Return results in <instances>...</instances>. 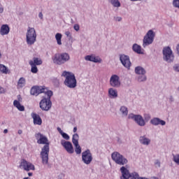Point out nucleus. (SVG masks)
Listing matches in <instances>:
<instances>
[{"label": "nucleus", "mask_w": 179, "mask_h": 179, "mask_svg": "<svg viewBox=\"0 0 179 179\" xmlns=\"http://www.w3.org/2000/svg\"><path fill=\"white\" fill-rule=\"evenodd\" d=\"M47 98H43L39 105L41 110L44 111H48L51 106H52V103L51 102V97L52 96V91H47L46 92Z\"/></svg>", "instance_id": "obj_3"}, {"label": "nucleus", "mask_w": 179, "mask_h": 179, "mask_svg": "<svg viewBox=\"0 0 179 179\" xmlns=\"http://www.w3.org/2000/svg\"><path fill=\"white\" fill-rule=\"evenodd\" d=\"M0 72H1V73H5L6 75H7V73H9V69H8V67H6L5 65L3 64H0Z\"/></svg>", "instance_id": "obj_27"}, {"label": "nucleus", "mask_w": 179, "mask_h": 179, "mask_svg": "<svg viewBox=\"0 0 179 179\" xmlns=\"http://www.w3.org/2000/svg\"><path fill=\"white\" fill-rule=\"evenodd\" d=\"M140 142L143 145H149V143H150V139H149L145 136H141V137H140Z\"/></svg>", "instance_id": "obj_26"}, {"label": "nucleus", "mask_w": 179, "mask_h": 179, "mask_svg": "<svg viewBox=\"0 0 179 179\" xmlns=\"http://www.w3.org/2000/svg\"><path fill=\"white\" fill-rule=\"evenodd\" d=\"M37 34L34 28L29 27L27 32V43L29 45H33L36 43Z\"/></svg>", "instance_id": "obj_6"}, {"label": "nucleus", "mask_w": 179, "mask_h": 179, "mask_svg": "<svg viewBox=\"0 0 179 179\" xmlns=\"http://www.w3.org/2000/svg\"><path fill=\"white\" fill-rule=\"evenodd\" d=\"M174 70L176 71V72H179V66H176Z\"/></svg>", "instance_id": "obj_43"}, {"label": "nucleus", "mask_w": 179, "mask_h": 179, "mask_svg": "<svg viewBox=\"0 0 179 179\" xmlns=\"http://www.w3.org/2000/svg\"><path fill=\"white\" fill-rule=\"evenodd\" d=\"M29 64V65L37 66V65H41V64H43V61L38 57H34L33 60H30Z\"/></svg>", "instance_id": "obj_21"}, {"label": "nucleus", "mask_w": 179, "mask_h": 179, "mask_svg": "<svg viewBox=\"0 0 179 179\" xmlns=\"http://www.w3.org/2000/svg\"><path fill=\"white\" fill-rule=\"evenodd\" d=\"M31 117L34 120V125H41V124H43V120H41V117H40V115L38 114L31 113Z\"/></svg>", "instance_id": "obj_17"}, {"label": "nucleus", "mask_w": 179, "mask_h": 179, "mask_svg": "<svg viewBox=\"0 0 179 179\" xmlns=\"http://www.w3.org/2000/svg\"><path fill=\"white\" fill-rule=\"evenodd\" d=\"M138 80L139 82H145V80H146V76H145V74H141V76H138Z\"/></svg>", "instance_id": "obj_35"}, {"label": "nucleus", "mask_w": 179, "mask_h": 179, "mask_svg": "<svg viewBox=\"0 0 179 179\" xmlns=\"http://www.w3.org/2000/svg\"><path fill=\"white\" fill-rule=\"evenodd\" d=\"M62 76L65 78L64 84L69 89H75L77 85L75 74L69 71H63Z\"/></svg>", "instance_id": "obj_2"}, {"label": "nucleus", "mask_w": 179, "mask_h": 179, "mask_svg": "<svg viewBox=\"0 0 179 179\" xmlns=\"http://www.w3.org/2000/svg\"><path fill=\"white\" fill-rule=\"evenodd\" d=\"M162 52L164 61H166V62H173L174 61V55H173V50L170 47L164 48Z\"/></svg>", "instance_id": "obj_8"}, {"label": "nucleus", "mask_w": 179, "mask_h": 179, "mask_svg": "<svg viewBox=\"0 0 179 179\" xmlns=\"http://www.w3.org/2000/svg\"><path fill=\"white\" fill-rule=\"evenodd\" d=\"M13 106H14V107L17 108V110H19V111H24V106L23 105L20 104V102L19 101L15 100L13 101Z\"/></svg>", "instance_id": "obj_23"}, {"label": "nucleus", "mask_w": 179, "mask_h": 179, "mask_svg": "<svg viewBox=\"0 0 179 179\" xmlns=\"http://www.w3.org/2000/svg\"><path fill=\"white\" fill-rule=\"evenodd\" d=\"M156 164H157V166H158L159 167H160V162H157Z\"/></svg>", "instance_id": "obj_53"}, {"label": "nucleus", "mask_w": 179, "mask_h": 179, "mask_svg": "<svg viewBox=\"0 0 179 179\" xmlns=\"http://www.w3.org/2000/svg\"><path fill=\"white\" fill-rule=\"evenodd\" d=\"M120 59L122 65L125 68H127V69H129V68H131V61L129 60V57H128L125 55H122L120 57Z\"/></svg>", "instance_id": "obj_16"}, {"label": "nucleus", "mask_w": 179, "mask_h": 179, "mask_svg": "<svg viewBox=\"0 0 179 179\" xmlns=\"http://www.w3.org/2000/svg\"><path fill=\"white\" fill-rule=\"evenodd\" d=\"M57 131H58V132H59V134H61V135L62 134H64V131H62V129H61V128H59V127H57Z\"/></svg>", "instance_id": "obj_42"}, {"label": "nucleus", "mask_w": 179, "mask_h": 179, "mask_svg": "<svg viewBox=\"0 0 179 179\" xmlns=\"http://www.w3.org/2000/svg\"><path fill=\"white\" fill-rule=\"evenodd\" d=\"M76 131H78V127H75L73 128V131L74 133H76Z\"/></svg>", "instance_id": "obj_48"}, {"label": "nucleus", "mask_w": 179, "mask_h": 179, "mask_svg": "<svg viewBox=\"0 0 179 179\" xmlns=\"http://www.w3.org/2000/svg\"><path fill=\"white\" fill-rule=\"evenodd\" d=\"M110 3H112L115 7L120 8L121 6V3L118 0H110Z\"/></svg>", "instance_id": "obj_32"}, {"label": "nucleus", "mask_w": 179, "mask_h": 179, "mask_svg": "<svg viewBox=\"0 0 179 179\" xmlns=\"http://www.w3.org/2000/svg\"><path fill=\"white\" fill-rule=\"evenodd\" d=\"M70 58L68 53H57L52 57V61L57 65H62V64L67 62Z\"/></svg>", "instance_id": "obj_4"}, {"label": "nucleus", "mask_w": 179, "mask_h": 179, "mask_svg": "<svg viewBox=\"0 0 179 179\" xmlns=\"http://www.w3.org/2000/svg\"><path fill=\"white\" fill-rule=\"evenodd\" d=\"M73 28H74V30H76V31H79V25L75 24Z\"/></svg>", "instance_id": "obj_41"}, {"label": "nucleus", "mask_w": 179, "mask_h": 179, "mask_svg": "<svg viewBox=\"0 0 179 179\" xmlns=\"http://www.w3.org/2000/svg\"><path fill=\"white\" fill-rule=\"evenodd\" d=\"M53 82H55V83H59V80H57V78H54Z\"/></svg>", "instance_id": "obj_44"}, {"label": "nucleus", "mask_w": 179, "mask_h": 179, "mask_svg": "<svg viewBox=\"0 0 179 179\" xmlns=\"http://www.w3.org/2000/svg\"><path fill=\"white\" fill-rule=\"evenodd\" d=\"M120 111L123 115H128V108L125 106H122L120 108Z\"/></svg>", "instance_id": "obj_33"}, {"label": "nucleus", "mask_w": 179, "mask_h": 179, "mask_svg": "<svg viewBox=\"0 0 179 179\" xmlns=\"http://www.w3.org/2000/svg\"><path fill=\"white\" fill-rule=\"evenodd\" d=\"M152 179H159L157 177H152Z\"/></svg>", "instance_id": "obj_55"}, {"label": "nucleus", "mask_w": 179, "mask_h": 179, "mask_svg": "<svg viewBox=\"0 0 179 179\" xmlns=\"http://www.w3.org/2000/svg\"><path fill=\"white\" fill-rule=\"evenodd\" d=\"M75 146V152L77 155H80L82 153V148L79 144H74Z\"/></svg>", "instance_id": "obj_31"}, {"label": "nucleus", "mask_w": 179, "mask_h": 179, "mask_svg": "<svg viewBox=\"0 0 179 179\" xmlns=\"http://www.w3.org/2000/svg\"><path fill=\"white\" fill-rule=\"evenodd\" d=\"M9 31H10V28H9L8 24H3L1 27V36H6L9 34Z\"/></svg>", "instance_id": "obj_19"}, {"label": "nucleus", "mask_w": 179, "mask_h": 179, "mask_svg": "<svg viewBox=\"0 0 179 179\" xmlns=\"http://www.w3.org/2000/svg\"><path fill=\"white\" fill-rule=\"evenodd\" d=\"M155 32L152 30H149L143 38V47H146V45H150L153 43L155 40Z\"/></svg>", "instance_id": "obj_9"}, {"label": "nucleus", "mask_w": 179, "mask_h": 179, "mask_svg": "<svg viewBox=\"0 0 179 179\" xmlns=\"http://www.w3.org/2000/svg\"><path fill=\"white\" fill-rule=\"evenodd\" d=\"M132 2H136L137 1H141V0H131Z\"/></svg>", "instance_id": "obj_54"}, {"label": "nucleus", "mask_w": 179, "mask_h": 179, "mask_svg": "<svg viewBox=\"0 0 179 179\" xmlns=\"http://www.w3.org/2000/svg\"><path fill=\"white\" fill-rule=\"evenodd\" d=\"M135 72L136 73H137V75H145L146 73V71H145V69L141 66L136 67Z\"/></svg>", "instance_id": "obj_25"}, {"label": "nucleus", "mask_w": 179, "mask_h": 179, "mask_svg": "<svg viewBox=\"0 0 179 179\" xmlns=\"http://www.w3.org/2000/svg\"><path fill=\"white\" fill-rule=\"evenodd\" d=\"M6 90L3 87L0 86V94H3V93H6Z\"/></svg>", "instance_id": "obj_40"}, {"label": "nucleus", "mask_w": 179, "mask_h": 179, "mask_svg": "<svg viewBox=\"0 0 179 179\" xmlns=\"http://www.w3.org/2000/svg\"><path fill=\"white\" fill-rule=\"evenodd\" d=\"M3 12V8L0 6V13H2Z\"/></svg>", "instance_id": "obj_49"}, {"label": "nucleus", "mask_w": 179, "mask_h": 179, "mask_svg": "<svg viewBox=\"0 0 179 179\" xmlns=\"http://www.w3.org/2000/svg\"><path fill=\"white\" fill-rule=\"evenodd\" d=\"M108 94L111 99H115L118 97V92L114 88H110L108 90Z\"/></svg>", "instance_id": "obj_22"}, {"label": "nucleus", "mask_w": 179, "mask_h": 179, "mask_svg": "<svg viewBox=\"0 0 179 179\" xmlns=\"http://www.w3.org/2000/svg\"><path fill=\"white\" fill-rule=\"evenodd\" d=\"M61 145L64 148V149L66 150L67 153H70V155H72L73 153V145H72V143L69 141H66L65 140L61 141Z\"/></svg>", "instance_id": "obj_14"}, {"label": "nucleus", "mask_w": 179, "mask_h": 179, "mask_svg": "<svg viewBox=\"0 0 179 179\" xmlns=\"http://www.w3.org/2000/svg\"><path fill=\"white\" fill-rule=\"evenodd\" d=\"M133 50L134 51V52H137V54H142V50H141V46L136 43H135L133 45Z\"/></svg>", "instance_id": "obj_28"}, {"label": "nucleus", "mask_w": 179, "mask_h": 179, "mask_svg": "<svg viewBox=\"0 0 179 179\" xmlns=\"http://www.w3.org/2000/svg\"><path fill=\"white\" fill-rule=\"evenodd\" d=\"M22 133H23V131L22 130H18L19 135H22Z\"/></svg>", "instance_id": "obj_50"}, {"label": "nucleus", "mask_w": 179, "mask_h": 179, "mask_svg": "<svg viewBox=\"0 0 179 179\" xmlns=\"http://www.w3.org/2000/svg\"><path fill=\"white\" fill-rule=\"evenodd\" d=\"M0 34H1V29H0Z\"/></svg>", "instance_id": "obj_57"}, {"label": "nucleus", "mask_w": 179, "mask_h": 179, "mask_svg": "<svg viewBox=\"0 0 179 179\" xmlns=\"http://www.w3.org/2000/svg\"><path fill=\"white\" fill-rule=\"evenodd\" d=\"M173 162L179 166V154L173 155Z\"/></svg>", "instance_id": "obj_36"}, {"label": "nucleus", "mask_w": 179, "mask_h": 179, "mask_svg": "<svg viewBox=\"0 0 179 179\" xmlns=\"http://www.w3.org/2000/svg\"><path fill=\"white\" fill-rule=\"evenodd\" d=\"M82 160L85 164H90L93 161V155L90 150H87L82 153Z\"/></svg>", "instance_id": "obj_10"}, {"label": "nucleus", "mask_w": 179, "mask_h": 179, "mask_svg": "<svg viewBox=\"0 0 179 179\" xmlns=\"http://www.w3.org/2000/svg\"><path fill=\"white\" fill-rule=\"evenodd\" d=\"M55 38L57 40V43L59 45H61L62 44V42L61 41V39L62 38V34L57 33L55 35Z\"/></svg>", "instance_id": "obj_30"}, {"label": "nucleus", "mask_w": 179, "mask_h": 179, "mask_svg": "<svg viewBox=\"0 0 179 179\" xmlns=\"http://www.w3.org/2000/svg\"><path fill=\"white\" fill-rule=\"evenodd\" d=\"M46 90V91H45ZM45 87L34 86L31 87L30 93L32 96H38L41 93H47Z\"/></svg>", "instance_id": "obj_11"}, {"label": "nucleus", "mask_w": 179, "mask_h": 179, "mask_svg": "<svg viewBox=\"0 0 179 179\" xmlns=\"http://www.w3.org/2000/svg\"><path fill=\"white\" fill-rule=\"evenodd\" d=\"M20 169H23L25 171H30V170H34V165L33 164L26 161V159H22L20 164Z\"/></svg>", "instance_id": "obj_13"}, {"label": "nucleus", "mask_w": 179, "mask_h": 179, "mask_svg": "<svg viewBox=\"0 0 179 179\" xmlns=\"http://www.w3.org/2000/svg\"><path fill=\"white\" fill-rule=\"evenodd\" d=\"M110 85L113 87H119L121 85L120 77L117 75H113L110 79Z\"/></svg>", "instance_id": "obj_15"}, {"label": "nucleus", "mask_w": 179, "mask_h": 179, "mask_svg": "<svg viewBox=\"0 0 179 179\" xmlns=\"http://www.w3.org/2000/svg\"><path fill=\"white\" fill-rule=\"evenodd\" d=\"M152 125H166V122L164 120H160L159 117H155L150 121Z\"/></svg>", "instance_id": "obj_20"}, {"label": "nucleus", "mask_w": 179, "mask_h": 179, "mask_svg": "<svg viewBox=\"0 0 179 179\" xmlns=\"http://www.w3.org/2000/svg\"><path fill=\"white\" fill-rule=\"evenodd\" d=\"M38 145H45L41 152V158L42 159L43 164H48V155H50V141L45 136L38 133L35 135Z\"/></svg>", "instance_id": "obj_1"}, {"label": "nucleus", "mask_w": 179, "mask_h": 179, "mask_svg": "<svg viewBox=\"0 0 179 179\" xmlns=\"http://www.w3.org/2000/svg\"><path fill=\"white\" fill-rule=\"evenodd\" d=\"M129 118L130 120H134L138 124V125H140V127H145V124H146L145 122V120H143V117H142L140 115H134L132 113L129 115Z\"/></svg>", "instance_id": "obj_12"}, {"label": "nucleus", "mask_w": 179, "mask_h": 179, "mask_svg": "<svg viewBox=\"0 0 179 179\" xmlns=\"http://www.w3.org/2000/svg\"><path fill=\"white\" fill-rule=\"evenodd\" d=\"M120 171L122 173V177L120 179H138L139 175L137 173H129V171L125 168V166H122L120 168Z\"/></svg>", "instance_id": "obj_7"}, {"label": "nucleus", "mask_w": 179, "mask_h": 179, "mask_svg": "<svg viewBox=\"0 0 179 179\" xmlns=\"http://www.w3.org/2000/svg\"><path fill=\"white\" fill-rule=\"evenodd\" d=\"M176 50H177V52H178V54L179 55V44L177 45Z\"/></svg>", "instance_id": "obj_46"}, {"label": "nucleus", "mask_w": 179, "mask_h": 179, "mask_svg": "<svg viewBox=\"0 0 179 179\" xmlns=\"http://www.w3.org/2000/svg\"><path fill=\"white\" fill-rule=\"evenodd\" d=\"M72 142L73 145L79 144V135L78 134H75L73 135Z\"/></svg>", "instance_id": "obj_29"}, {"label": "nucleus", "mask_w": 179, "mask_h": 179, "mask_svg": "<svg viewBox=\"0 0 179 179\" xmlns=\"http://www.w3.org/2000/svg\"><path fill=\"white\" fill-rule=\"evenodd\" d=\"M173 6L175 8H179V0H173Z\"/></svg>", "instance_id": "obj_38"}, {"label": "nucleus", "mask_w": 179, "mask_h": 179, "mask_svg": "<svg viewBox=\"0 0 179 179\" xmlns=\"http://www.w3.org/2000/svg\"><path fill=\"white\" fill-rule=\"evenodd\" d=\"M40 19H43V13H40L38 15Z\"/></svg>", "instance_id": "obj_47"}, {"label": "nucleus", "mask_w": 179, "mask_h": 179, "mask_svg": "<svg viewBox=\"0 0 179 179\" xmlns=\"http://www.w3.org/2000/svg\"><path fill=\"white\" fill-rule=\"evenodd\" d=\"M148 120H150V116H148Z\"/></svg>", "instance_id": "obj_56"}, {"label": "nucleus", "mask_w": 179, "mask_h": 179, "mask_svg": "<svg viewBox=\"0 0 179 179\" xmlns=\"http://www.w3.org/2000/svg\"><path fill=\"white\" fill-rule=\"evenodd\" d=\"M122 19V18H121V17H117L116 18V20H117V22H121Z\"/></svg>", "instance_id": "obj_45"}, {"label": "nucleus", "mask_w": 179, "mask_h": 179, "mask_svg": "<svg viewBox=\"0 0 179 179\" xmlns=\"http://www.w3.org/2000/svg\"><path fill=\"white\" fill-rule=\"evenodd\" d=\"M85 59V61H91V62H101V59L94 55H87Z\"/></svg>", "instance_id": "obj_18"}, {"label": "nucleus", "mask_w": 179, "mask_h": 179, "mask_svg": "<svg viewBox=\"0 0 179 179\" xmlns=\"http://www.w3.org/2000/svg\"><path fill=\"white\" fill-rule=\"evenodd\" d=\"M3 134H8V129H5L3 130Z\"/></svg>", "instance_id": "obj_51"}, {"label": "nucleus", "mask_w": 179, "mask_h": 179, "mask_svg": "<svg viewBox=\"0 0 179 179\" xmlns=\"http://www.w3.org/2000/svg\"><path fill=\"white\" fill-rule=\"evenodd\" d=\"M65 34H66V37H69V38H72V34H71V32L69 31H66L65 32Z\"/></svg>", "instance_id": "obj_39"}, {"label": "nucleus", "mask_w": 179, "mask_h": 179, "mask_svg": "<svg viewBox=\"0 0 179 179\" xmlns=\"http://www.w3.org/2000/svg\"><path fill=\"white\" fill-rule=\"evenodd\" d=\"M28 176H29V177H31V176H33V173H28Z\"/></svg>", "instance_id": "obj_52"}, {"label": "nucleus", "mask_w": 179, "mask_h": 179, "mask_svg": "<svg viewBox=\"0 0 179 179\" xmlns=\"http://www.w3.org/2000/svg\"><path fill=\"white\" fill-rule=\"evenodd\" d=\"M111 157L113 161L120 166H124L128 163V160L117 152H113Z\"/></svg>", "instance_id": "obj_5"}, {"label": "nucleus", "mask_w": 179, "mask_h": 179, "mask_svg": "<svg viewBox=\"0 0 179 179\" xmlns=\"http://www.w3.org/2000/svg\"><path fill=\"white\" fill-rule=\"evenodd\" d=\"M31 72H32V73H37V72H38V69H37V66L31 65Z\"/></svg>", "instance_id": "obj_34"}, {"label": "nucleus", "mask_w": 179, "mask_h": 179, "mask_svg": "<svg viewBox=\"0 0 179 179\" xmlns=\"http://www.w3.org/2000/svg\"><path fill=\"white\" fill-rule=\"evenodd\" d=\"M26 85V79L22 77L19 79L17 85V89H22Z\"/></svg>", "instance_id": "obj_24"}, {"label": "nucleus", "mask_w": 179, "mask_h": 179, "mask_svg": "<svg viewBox=\"0 0 179 179\" xmlns=\"http://www.w3.org/2000/svg\"><path fill=\"white\" fill-rule=\"evenodd\" d=\"M62 136L64 138V139H66V141H69V136L66 133H62Z\"/></svg>", "instance_id": "obj_37"}]
</instances>
